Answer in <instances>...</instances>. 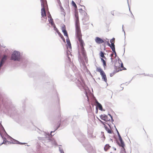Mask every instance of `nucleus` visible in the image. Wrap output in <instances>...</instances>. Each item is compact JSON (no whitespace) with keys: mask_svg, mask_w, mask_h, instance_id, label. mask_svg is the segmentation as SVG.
<instances>
[{"mask_svg":"<svg viewBox=\"0 0 153 153\" xmlns=\"http://www.w3.org/2000/svg\"><path fill=\"white\" fill-rule=\"evenodd\" d=\"M74 15L75 17L76 34V37L79 43L84 42L82 39V35L80 27L79 17L77 10L75 11Z\"/></svg>","mask_w":153,"mask_h":153,"instance_id":"obj_1","label":"nucleus"},{"mask_svg":"<svg viewBox=\"0 0 153 153\" xmlns=\"http://www.w3.org/2000/svg\"><path fill=\"white\" fill-rule=\"evenodd\" d=\"M114 70L113 73L110 74V76H112L116 73L123 70H126V69L123 67V64L120 60L117 61L115 63L114 66Z\"/></svg>","mask_w":153,"mask_h":153,"instance_id":"obj_2","label":"nucleus"},{"mask_svg":"<svg viewBox=\"0 0 153 153\" xmlns=\"http://www.w3.org/2000/svg\"><path fill=\"white\" fill-rule=\"evenodd\" d=\"M41 4L42 7L41 9L42 17L43 18L42 20L45 22L47 19L46 13L45 11V7L47 6L46 0H41Z\"/></svg>","mask_w":153,"mask_h":153,"instance_id":"obj_3","label":"nucleus"},{"mask_svg":"<svg viewBox=\"0 0 153 153\" xmlns=\"http://www.w3.org/2000/svg\"><path fill=\"white\" fill-rule=\"evenodd\" d=\"M20 58V53L16 51H14L11 55V59L14 61L19 60Z\"/></svg>","mask_w":153,"mask_h":153,"instance_id":"obj_4","label":"nucleus"},{"mask_svg":"<svg viewBox=\"0 0 153 153\" xmlns=\"http://www.w3.org/2000/svg\"><path fill=\"white\" fill-rule=\"evenodd\" d=\"M115 40V39L114 38H113L110 40V42L111 44H110L109 42H108L107 44L111 48L112 51L115 53V56H116V52L115 51V45H114Z\"/></svg>","mask_w":153,"mask_h":153,"instance_id":"obj_5","label":"nucleus"},{"mask_svg":"<svg viewBox=\"0 0 153 153\" xmlns=\"http://www.w3.org/2000/svg\"><path fill=\"white\" fill-rule=\"evenodd\" d=\"M79 44L80 47H81V53L83 56L85 57L86 56V54L84 47V45H85V43L84 42H80Z\"/></svg>","mask_w":153,"mask_h":153,"instance_id":"obj_6","label":"nucleus"},{"mask_svg":"<svg viewBox=\"0 0 153 153\" xmlns=\"http://www.w3.org/2000/svg\"><path fill=\"white\" fill-rule=\"evenodd\" d=\"M96 71H97L99 72L100 73L102 77V78L105 81V74L102 70L99 67L97 68Z\"/></svg>","mask_w":153,"mask_h":153,"instance_id":"obj_7","label":"nucleus"},{"mask_svg":"<svg viewBox=\"0 0 153 153\" xmlns=\"http://www.w3.org/2000/svg\"><path fill=\"white\" fill-rule=\"evenodd\" d=\"M7 56L6 55H4L1 59L0 62V67H1L4 64L5 61L7 59Z\"/></svg>","mask_w":153,"mask_h":153,"instance_id":"obj_8","label":"nucleus"},{"mask_svg":"<svg viewBox=\"0 0 153 153\" xmlns=\"http://www.w3.org/2000/svg\"><path fill=\"white\" fill-rule=\"evenodd\" d=\"M118 137L119 141H118V144L119 146H121L123 148H124V147L125 146L124 143L119 133H118Z\"/></svg>","mask_w":153,"mask_h":153,"instance_id":"obj_9","label":"nucleus"},{"mask_svg":"<svg viewBox=\"0 0 153 153\" xmlns=\"http://www.w3.org/2000/svg\"><path fill=\"white\" fill-rule=\"evenodd\" d=\"M107 125H106V131L109 134H112L113 133V131L111 128L110 126L108 124L106 123Z\"/></svg>","mask_w":153,"mask_h":153,"instance_id":"obj_10","label":"nucleus"},{"mask_svg":"<svg viewBox=\"0 0 153 153\" xmlns=\"http://www.w3.org/2000/svg\"><path fill=\"white\" fill-rule=\"evenodd\" d=\"M96 110L98 111V108L101 111H102V105L97 100L95 101Z\"/></svg>","mask_w":153,"mask_h":153,"instance_id":"obj_11","label":"nucleus"},{"mask_svg":"<svg viewBox=\"0 0 153 153\" xmlns=\"http://www.w3.org/2000/svg\"><path fill=\"white\" fill-rule=\"evenodd\" d=\"M95 41L98 44H101L104 42V41L102 39L99 37H96Z\"/></svg>","mask_w":153,"mask_h":153,"instance_id":"obj_12","label":"nucleus"},{"mask_svg":"<svg viewBox=\"0 0 153 153\" xmlns=\"http://www.w3.org/2000/svg\"><path fill=\"white\" fill-rule=\"evenodd\" d=\"M112 119V117L110 114H108L106 116V122L110 121Z\"/></svg>","mask_w":153,"mask_h":153,"instance_id":"obj_13","label":"nucleus"},{"mask_svg":"<svg viewBox=\"0 0 153 153\" xmlns=\"http://www.w3.org/2000/svg\"><path fill=\"white\" fill-rule=\"evenodd\" d=\"M79 11L82 15H83L85 16L87 15V13L85 12V10H83L82 9H79Z\"/></svg>","mask_w":153,"mask_h":153,"instance_id":"obj_14","label":"nucleus"},{"mask_svg":"<svg viewBox=\"0 0 153 153\" xmlns=\"http://www.w3.org/2000/svg\"><path fill=\"white\" fill-rule=\"evenodd\" d=\"M66 42L67 44V48H69L70 49L71 48V44L70 41L68 38V39H66Z\"/></svg>","mask_w":153,"mask_h":153,"instance_id":"obj_15","label":"nucleus"},{"mask_svg":"<svg viewBox=\"0 0 153 153\" xmlns=\"http://www.w3.org/2000/svg\"><path fill=\"white\" fill-rule=\"evenodd\" d=\"M100 119L104 121L105 120V114H102L100 116Z\"/></svg>","mask_w":153,"mask_h":153,"instance_id":"obj_16","label":"nucleus"},{"mask_svg":"<svg viewBox=\"0 0 153 153\" xmlns=\"http://www.w3.org/2000/svg\"><path fill=\"white\" fill-rule=\"evenodd\" d=\"M60 126V123L59 122L57 123L56 125H54V127L56 129H57Z\"/></svg>","mask_w":153,"mask_h":153,"instance_id":"obj_17","label":"nucleus"},{"mask_svg":"<svg viewBox=\"0 0 153 153\" xmlns=\"http://www.w3.org/2000/svg\"><path fill=\"white\" fill-rule=\"evenodd\" d=\"M62 32L64 33V35L67 36L68 38V34L66 30H64L63 31H62Z\"/></svg>","mask_w":153,"mask_h":153,"instance_id":"obj_18","label":"nucleus"},{"mask_svg":"<svg viewBox=\"0 0 153 153\" xmlns=\"http://www.w3.org/2000/svg\"><path fill=\"white\" fill-rule=\"evenodd\" d=\"M61 28L62 31H63L64 30H66V27L65 25H63L62 26Z\"/></svg>","mask_w":153,"mask_h":153,"instance_id":"obj_19","label":"nucleus"},{"mask_svg":"<svg viewBox=\"0 0 153 153\" xmlns=\"http://www.w3.org/2000/svg\"><path fill=\"white\" fill-rule=\"evenodd\" d=\"M72 5L74 7H75V8H77V6H76V4L74 2V1H72Z\"/></svg>","mask_w":153,"mask_h":153,"instance_id":"obj_20","label":"nucleus"},{"mask_svg":"<svg viewBox=\"0 0 153 153\" xmlns=\"http://www.w3.org/2000/svg\"><path fill=\"white\" fill-rule=\"evenodd\" d=\"M100 55L101 57L103 58L104 57V53L102 52L101 51L100 53Z\"/></svg>","mask_w":153,"mask_h":153,"instance_id":"obj_21","label":"nucleus"},{"mask_svg":"<svg viewBox=\"0 0 153 153\" xmlns=\"http://www.w3.org/2000/svg\"><path fill=\"white\" fill-rule=\"evenodd\" d=\"M59 36L61 37V38H63V36L60 33L59 31L57 32Z\"/></svg>","mask_w":153,"mask_h":153,"instance_id":"obj_22","label":"nucleus"},{"mask_svg":"<svg viewBox=\"0 0 153 153\" xmlns=\"http://www.w3.org/2000/svg\"><path fill=\"white\" fill-rule=\"evenodd\" d=\"M53 28L54 30H55L57 33L59 31L57 28L56 27L55 25H54V26H53Z\"/></svg>","mask_w":153,"mask_h":153,"instance_id":"obj_23","label":"nucleus"},{"mask_svg":"<svg viewBox=\"0 0 153 153\" xmlns=\"http://www.w3.org/2000/svg\"><path fill=\"white\" fill-rule=\"evenodd\" d=\"M110 147H111V146L109 144H106V149H109Z\"/></svg>","mask_w":153,"mask_h":153,"instance_id":"obj_24","label":"nucleus"},{"mask_svg":"<svg viewBox=\"0 0 153 153\" xmlns=\"http://www.w3.org/2000/svg\"><path fill=\"white\" fill-rule=\"evenodd\" d=\"M99 121L104 125V127H105V122H103L100 120V119H99Z\"/></svg>","mask_w":153,"mask_h":153,"instance_id":"obj_25","label":"nucleus"},{"mask_svg":"<svg viewBox=\"0 0 153 153\" xmlns=\"http://www.w3.org/2000/svg\"><path fill=\"white\" fill-rule=\"evenodd\" d=\"M51 22H50V23H51V24L52 25H54V23L53 22V19L52 18H51Z\"/></svg>","mask_w":153,"mask_h":153,"instance_id":"obj_26","label":"nucleus"},{"mask_svg":"<svg viewBox=\"0 0 153 153\" xmlns=\"http://www.w3.org/2000/svg\"><path fill=\"white\" fill-rule=\"evenodd\" d=\"M101 60L103 62L104 65H105V61L102 58L101 59Z\"/></svg>","mask_w":153,"mask_h":153,"instance_id":"obj_27","label":"nucleus"},{"mask_svg":"<svg viewBox=\"0 0 153 153\" xmlns=\"http://www.w3.org/2000/svg\"><path fill=\"white\" fill-rule=\"evenodd\" d=\"M101 134H102V135L103 137L104 138H105V136H104V132H101Z\"/></svg>","mask_w":153,"mask_h":153,"instance_id":"obj_28","label":"nucleus"},{"mask_svg":"<svg viewBox=\"0 0 153 153\" xmlns=\"http://www.w3.org/2000/svg\"><path fill=\"white\" fill-rule=\"evenodd\" d=\"M50 16H51V15H50ZM51 16L50 17V19L49 20V22H51Z\"/></svg>","mask_w":153,"mask_h":153,"instance_id":"obj_29","label":"nucleus"},{"mask_svg":"<svg viewBox=\"0 0 153 153\" xmlns=\"http://www.w3.org/2000/svg\"><path fill=\"white\" fill-rule=\"evenodd\" d=\"M68 60L69 62H70L71 61V59L70 58V57H69V56H68Z\"/></svg>","mask_w":153,"mask_h":153,"instance_id":"obj_30","label":"nucleus"},{"mask_svg":"<svg viewBox=\"0 0 153 153\" xmlns=\"http://www.w3.org/2000/svg\"><path fill=\"white\" fill-rule=\"evenodd\" d=\"M114 55V54L113 53H111L110 54V56L111 57H112V56H113Z\"/></svg>","mask_w":153,"mask_h":153,"instance_id":"obj_31","label":"nucleus"},{"mask_svg":"<svg viewBox=\"0 0 153 153\" xmlns=\"http://www.w3.org/2000/svg\"><path fill=\"white\" fill-rule=\"evenodd\" d=\"M62 39H63V41L64 42H65V38H64V37H63V38H62Z\"/></svg>","mask_w":153,"mask_h":153,"instance_id":"obj_32","label":"nucleus"},{"mask_svg":"<svg viewBox=\"0 0 153 153\" xmlns=\"http://www.w3.org/2000/svg\"><path fill=\"white\" fill-rule=\"evenodd\" d=\"M61 153H64L63 151H61Z\"/></svg>","mask_w":153,"mask_h":153,"instance_id":"obj_33","label":"nucleus"},{"mask_svg":"<svg viewBox=\"0 0 153 153\" xmlns=\"http://www.w3.org/2000/svg\"><path fill=\"white\" fill-rule=\"evenodd\" d=\"M104 149L105 150V146L104 147Z\"/></svg>","mask_w":153,"mask_h":153,"instance_id":"obj_34","label":"nucleus"},{"mask_svg":"<svg viewBox=\"0 0 153 153\" xmlns=\"http://www.w3.org/2000/svg\"><path fill=\"white\" fill-rule=\"evenodd\" d=\"M111 142L112 143V142H113L112 140H111Z\"/></svg>","mask_w":153,"mask_h":153,"instance_id":"obj_35","label":"nucleus"}]
</instances>
